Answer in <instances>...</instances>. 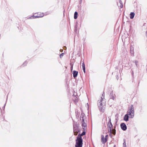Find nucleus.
I'll return each mask as SVG.
<instances>
[{"instance_id":"obj_12","label":"nucleus","mask_w":147,"mask_h":147,"mask_svg":"<svg viewBox=\"0 0 147 147\" xmlns=\"http://www.w3.org/2000/svg\"><path fill=\"white\" fill-rule=\"evenodd\" d=\"M43 16V14L42 13V15H40V16H36L35 15H34L33 16V18H40V17H42Z\"/></svg>"},{"instance_id":"obj_11","label":"nucleus","mask_w":147,"mask_h":147,"mask_svg":"<svg viewBox=\"0 0 147 147\" xmlns=\"http://www.w3.org/2000/svg\"><path fill=\"white\" fill-rule=\"evenodd\" d=\"M83 121H82V127H85L86 126V124L84 121V120L83 119H82Z\"/></svg>"},{"instance_id":"obj_6","label":"nucleus","mask_w":147,"mask_h":147,"mask_svg":"<svg viewBox=\"0 0 147 147\" xmlns=\"http://www.w3.org/2000/svg\"><path fill=\"white\" fill-rule=\"evenodd\" d=\"M78 71H73V75L74 77L75 78L76 77L78 74Z\"/></svg>"},{"instance_id":"obj_9","label":"nucleus","mask_w":147,"mask_h":147,"mask_svg":"<svg viewBox=\"0 0 147 147\" xmlns=\"http://www.w3.org/2000/svg\"><path fill=\"white\" fill-rule=\"evenodd\" d=\"M135 13L134 12H131L130 14V18L131 19H133Z\"/></svg>"},{"instance_id":"obj_3","label":"nucleus","mask_w":147,"mask_h":147,"mask_svg":"<svg viewBox=\"0 0 147 147\" xmlns=\"http://www.w3.org/2000/svg\"><path fill=\"white\" fill-rule=\"evenodd\" d=\"M128 115L130 118H132L134 115V107L133 105H131L130 107V109H129L128 111Z\"/></svg>"},{"instance_id":"obj_8","label":"nucleus","mask_w":147,"mask_h":147,"mask_svg":"<svg viewBox=\"0 0 147 147\" xmlns=\"http://www.w3.org/2000/svg\"><path fill=\"white\" fill-rule=\"evenodd\" d=\"M128 114H126L125 115L124 117V120L126 121H127L128 120Z\"/></svg>"},{"instance_id":"obj_22","label":"nucleus","mask_w":147,"mask_h":147,"mask_svg":"<svg viewBox=\"0 0 147 147\" xmlns=\"http://www.w3.org/2000/svg\"><path fill=\"white\" fill-rule=\"evenodd\" d=\"M138 63V62L137 61H136V65H137V63Z\"/></svg>"},{"instance_id":"obj_15","label":"nucleus","mask_w":147,"mask_h":147,"mask_svg":"<svg viewBox=\"0 0 147 147\" xmlns=\"http://www.w3.org/2000/svg\"><path fill=\"white\" fill-rule=\"evenodd\" d=\"M108 135H106L105 136V140L104 141L103 140L104 142H106L107 141V138H108Z\"/></svg>"},{"instance_id":"obj_10","label":"nucleus","mask_w":147,"mask_h":147,"mask_svg":"<svg viewBox=\"0 0 147 147\" xmlns=\"http://www.w3.org/2000/svg\"><path fill=\"white\" fill-rule=\"evenodd\" d=\"M82 69L84 71V73H85L86 71H85V65L84 64V62H83V63H82Z\"/></svg>"},{"instance_id":"obj_18","label":"nucleus","mask_w":147,"mask_h":147,"mask_svg":"<svg viewBox=\"0 0 147 147\" xmlns=\"http://www.w3.org/2000/svg\"><path fill=\"white\" fill-rule=\"evenodd\" d=\"M123 147H126V144L125 141H124L123 144Z\"/></svg>"},{"instance_id":"obj_7","label":"nucleus","mask_w":147,"mask_h":147,"mask_svg":"<svg viewBox=\"0 0 147 147\" xmlns=\"http://www.w3.org/2000/svg\"><path fill=\"white\" fill-rule=\"evenodd\" d=\"M77 128L75 127H74V134L75 135H77L78 134V130L77 129Z\"/></svg>"},{"instance_id":"obj_21","label":"nucleus","mask_w":147,"mask_h":147,"mask_svg":"<svg viewBox=\"0 0 147 147\" xmlns=\"http://www.w3.org/2000/svg\"><path fill=\"white\" fill-rule=\"evenodd\" d=\"M71 71H72L73 70V66H71Z\"/></svg>"},{"instance_id":"obj_16","label":"nucleus","mask_w":147,"mask_h":147,"mask_svg":"<svg viewBox=\"0 0 147 147\" xmlns=\"http://www.w3.org/2000/svg\"><path fill=\"white\" fill-rule=\"evenodd\" d=\"M105 138H104V136H102L101 140H102V142L103 143H105L106 142H104V141H103V140L104 141L105 140Z\"/></svg>"},{"instance_id":"obj_5","label":"nucleus","mask_w":147,"mask_h":147,"mask_svg":"<svg viewBox=\"0 0 147 147\" xmlns=\"http://www.w3.org/2000/svg\"><path fill=\"white\" fill-rule=\"evenodd\" d=\"M121 129L123 130H125L126 129V126L124 123H122L121 124Z\"/></svg>"},{"instance_id":"obj_20","label":"nucleus","mask_w":147,"mask_h":147,"mask_svg":"<svg viewBox=\"0 0 147 147\" xmlns=\"http://www.w3.org/2000/svg\"><path fill=\"white\" fill-rule=\"evenodd\" d=\"M111 98L113 100L114 99L115 97L113 95L111 97Z\"/></svg>"},{"instance_id":"obj_23","label":"nucleus","mask_w":147,"mask_h":147,"mask_svg":"<svg viewBox=\"0 0 147 147\" xmlns=\"http://www.w3.org/2000/svg\"><path fill=\"white\" fill-rule=\"evenodd\" d=\"M63 51V50L62 49L61 50V52H62Z\"/></svg>"},{"instance_id":"obj_4","label":"nucleus","mask_w":147,"mask_h":147,"mask_svg":"<svg viewBox=\"0 0 147 147\" xmlns=\"http://www.w3.org/2000/svg\"><path fill=\"white\" fill-rule=\"evenodd\" d=\"M107 126L108 127V130L109 131L111 132L113 126L111 122V120L110 119H109V121L108 123Z\"/></svg>"},{"instance_id":"obj_14","label":"nucleus","mask_w":147,"mask_h":147,"mask_svg":"<svg viewBox=\"0 0 147 147\" xmlns=\"http://www.w3.org/2000/svg\"><path fill=\"white\" fill-rule=\"evenodd\" d=\"M115 129H112L111 132H110L111 133L114 135L115 134Z\"/></svg>"},{"instance_id":"obj_1","label":"nucleus","mask_w":147,"mask_h":147,"mask_svg":"<svg viewBox=\"0 0 147 147\" xmlns=\"http://www.w3.org/2000/svg\"><path fill=\"white\" fill-rule=\"evenodd\" d=\"M98 105L100 110L101 112H103L105 109V102L103 98H101L98 102Z\"/></svg>"},{"instance_id":"obj_19","label":"nucleus","mask_w":147,"mask_h":147,"mask_svg":"<svg viewBox=\"0 0 147 147\" xmlns=\"http://www.w3.org/2000/svg\"><path fill=\"white\" fill-rule=\"evenodd\" d=\"M64 55V53H62L60 55V57H62Z\"/></svg>"},{"instance_id":"obj_2","label":"nucleus","mask_w":147,"mask_h":147,"mask_svg":"<svg viewBox=\"0 0 147 147\" xmlns=\"http://www.w3.org/2000/svg\"><path fill=\"white\" fill-rule=\"evenodd\" d=\"M85 134V132H83L81 134L80 136H78L76 140V144L75 145L76 147H82V140L81 136H82Z\"/></svg>"},{"instance_id":"obj_17","label":"nucleus","mask_w":147,"mask_h":147,"mask_svg":"<svg viewBox=\"0 0 147 147\" xmlns=\"http://www.w3.org/2000/svg\"><path fill=\"white\" fill-rule=\"evenodd\" d=\"M119 3L120 4H121L120 5V7L121 8H122L123 7V5L122 4V2L121 1H120Z\"/></svg>"},{"instance_id":"obj_13","label":"nucleus","mask_w":147,"mask_h":147,"mask_svg":"<svg viewBox=\"0 0 147 147\" xmlns=\"http://www.w3.org/2000/svg\"><path fill=\"white\" fill-rule=\"evenodd\" d=\"M78 17V13L76 11L75 12L74 14V18L75 19H76Z\"/></svg>"}]
</instances>
